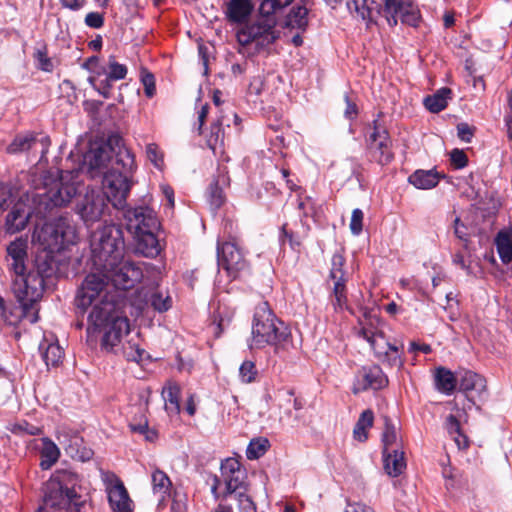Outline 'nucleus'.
<instances>
[{
    "instance_id": "1",
    "label": "nucleus",
    "mask_w": 512,
    "mask_h": 512,
    "mask_svg": "<svg viewBox=\"0 0 512 512\" xmlns=\"http://www.w3.org/2000/svg\"><path fill=\"white\" fill-rule=\"evenodd\" d=\"M90 247L93 268L108 275L110 286L127 290L143 277L137 264L124 259L122 231L114 224H106L94 231Z\"/></svg>"
},
{
    "instance_id": "2",
    "label": "nucleus",
    "mask_w": 512,
    "mask_h": 512,
    "mask_svg": "<svg viewBox=\"0 0 512 512\" xmlns=\"http://www.w3.org/2000/svg\"><path fill=\"white\" fill-rule=\"evenodd\" d=\"M129 330V321L117 310L113 297L104 298L91 307L87 332L89 335L102 333L101 348L106 352L117 353L122 337Z\"/></svg>"
},
{
    "instance_id": "3",
    "label": "nucleus",
    "mask_w": 512,
    "mask_h": 512,
    "mask_svg": "<svg viewBox=\"0 0 512 512\" xmlns=\"http://www.w3.org/2000/svg\"><path fill=\"white\" fill-rule=\"evenodd\" d=\"M384 6L377 0H348V7L363 19L375 21L377 16H383L389 26H396L400 19L402 23L417 27L421 19L418 7L413 0H383Z\"/></svg>"
},
{
    "instance_id": "4",
    "label": "nucleus",
    "mask_w": 512,
    "mask_h": 512,
    "mask_svg": "<svg viewBox=\"0 0 512 512\" xmlns=\"http://www.w3.org/2000/svg\"><path fill=\"white\" fill-rule=\"evenodd\" d=\"M136 170L134 155L122 149L113 160L112 167L103 174L104 195L116 208H123L133 185Z\"/></svg>"
},
{
    "instance_id": "5",
    "label": "nucleus",
    "mask_w": 512,
    "mask_h": 512,
    "mask_svg": "<svg viewBox=\"0 0 512 512\" xmlns=\"http://www.w3.org/2000/svg\"><path fill=\"white\" fill-rule=\"evenodd\" d=\"M12 292L18 303L12 314L16 320L11 321L16 324L19 321L26 320L30 324L38 321V303L44 292V281L39 275H35L34 271H28L15 274L12 283Z\"/></svg>"
},
{
    "instance_id": "6",
    "label": "nucleus",
    "mask_w": 512,
    "mask_h": 512,
    "mask_svg": "<svg viewBox=\"0 0 512 512\" xmlns=\"http://www.w3.org/2000/svg\"><path fill=\"white\" fill-rule=\"evenodd\" d=\"M77 476L68 471H57L45 484L44 505L37 511L44 512L46 506L65 509L68 512H80L85 500L75 489Z\"/></svg>"
},
{
    "instance_id": "7",
    "label": "nucleus",
    "mask_w": 512,
    "mask_h": 512,
    "mask_svg": "<svg viewBox=\"0 0 512 512\" xmlns=\"http://www.w3.org/2000/svg\"><path fill=\"white\" fill-rule=\"evenodd\" d=\"M41 184V187H36L34 200L45 211L68 205L77 193L73 173L69 171L45 172L41 176Z\"/></svg>"
},
{
    "instance_id": "8",
    "label": "nucleus",
    "mask_w": 512,
    "mask_h": 512,
    "mask_svg": "<svg viewBox=\"0 0 512 512\" xmlns=\"http://www.w3.org/2000/svg\"><path fill=\"white\" fill-rule=\"evenodd\" d=\"M360 334L370 344L377 358L389 366L400 368L403 360L400 356L399 347L390 343L384 334L383 322L373 311L364 312L360 320Z\"/></svg>"
},
{
    "instance_id": "9",
    "label": "nucleus",
    "mask_w": 512,
    "mask_h": 512,
    "mask_svg": "<svg viewBox=\"0 0 512 512\" xmlns=\"http://www.w3.org/2000/svg\"><path fill=\"white\" fill-rule=\"evenodd\" d=\"M290 336L288 327L276 318L267 302L259 304L252 325V347L279 346Z\"/></svg>"
},
{
    "instance_id": "10",
    "label": "nucleus",
    "mask_w": 512,
    "mask_h": 512,
    "mask_svg": "<svg viewBox=\"0 0 512 512\" xmlns=\"http://www.w3.org/2000/svg\"><path fill=\"white\" fill-rule=\"evenodd\" d=\"M77 233L72 221L67 217H59L36 228L32 241L39 243L42 249L60 251L66 245L74 244Z\"/></svg>"
},
{
    "instance_id": "11",
    "label": "nucleus",
    "mask_w": 512,
    "mask_h": 512,
    "mask_svg": "<svg viewBox=\"0 0 512 512\" xmlns=\"http://www.w3.org/2000/svg\"><path fill=\"white\" fill-rule=\"evenodd\" d=\"M110 284L108 275L102 270L90 272L82 281L77 290L75 297V306L79 312L85 313L96 302L102 301L104 298L112 297L109 293Z\"/></svg>"
},
{
    "instance_id": "12",
    "label": "nucleus",
    "mask_w": 512,
    "mask_h": 512,
    "mask_svg": "<svg viewBox=\"0 0 512 512\" xmlns=\"http://www.w3.org/2000/svg\"><path fill=\"white\" fill-rule=\"evenodd\" d=\"M247 474L240 462L235 458H227L221 464V477H214L211 487L216 498L230 493L247 491Z\"/></svg>"
},
{
    "instance_id": "13",
    "label": "nucleus",
    "mask_w": 512,
    "mask_h": 512,
    "mask_svg": "<svg viewBox=\"0 0 512 512\" xmlns=\"http://www.w3.org/2000/svg\"><path fill=\"white\" fill-rule=\"evenodd\" d=\"M345 259L341 254H334L331 261V269L329 277L333 281V300L332 304L336 312L343 311L348 308L347 306V293H346V273L343 269Z\"/></svg>"
},
{
    "instance_id": "14",
    "label": "nucleus",
    "mask_w": 512,
    "mask_h": 512,
    "mask_svg": "<svg viewBox=\"0 0 512 512\" xmlns=\"http://www.w3.org/2000/svg\"><path fill=\"white\" fill-rule=\"evenodd\" d=\"M276 20L272 16H262L256 23L243 27L237 33L240 44L248 45L251 42L263 39L262 43L270 44L276 39L274 28Z\"/></svg>"
},
{
    "instance_id": "15",
    "label": "nucleus",
    "mask_w": 512,
    "mask_h": 512,
    "mask_svg": "<svg viewBox=\"0 0 512 512\" xmlns=\"http://www.w3.org/2000/svg\"><path fill=\"white\" fill-rule=\"evenodd\" d=\"M109 199L100 191L87 190L84 196L78 201L76 210L86 224L99 221L107 208Z\"/></svg>"
},
{
    "instance_id": "16",
    "label": "nucleus",
    "mask_w": 512,
    "mask_h": 512,
    "mask_svg": "<svg viewBox=\"0 0 512 512\" xmlns=\"http://www.w3.org/2000/svg\"><path fill=\"white\" fill-rule=\"evenodd\" d=\"M127 230L132 233L157 231L160 224L156 213L147 206H138L125 211Z\"/></svg>"
},
{
    "instance_id": "17",
    "label": "nucleus",
    "mask_w": 512,
    "mask_h": 512,
    "mask_svg": "<svg viewBox=\"0 0 512 512\" xmlns=\"http://www.w3.org/2000/svg\"><path fill=\"white\" fill-rule=\"evenodd\" d=\"M218 265L228 276L236 278L247 267L242 251L234 242H224L217 248Z\"/></svg>"
},
{
    "instance_id": "18",
    "label": "nucleus",
    "mask_w": 512,
    "mask_h": 512,
    "mask_svg": "<svg viewBox=\"0 0 512 512\" xmlns=\"http://www.w3.org/2000/svg\"><path fill=\"white\" fill-rule=\"evenodd\" d=\"M368 150L371 157L380 165L390 163L394 156L388 131L376 121H374L373 132L369 136Z\"/></svg>"
},
{
    "instance_id": "19",
    "label": "nucleus",
    "mask_w": 512,
    "mask_h": 512,
    "mask_svg": "<svg viewBox=\"0 0 512 512\" xmlns=\"http://www.w3.org/2000/svg\"><path fill=\"white\" fill-rule=\"evenodd\" d=\"M109 504L115 512H132V501L123 482L114 473H104Z\"/></svg>"
},
{
    "instance_id": "20",
    "label": "nucleus",
    "mask_w": 512,
    "mask_h": 512,
    "mask_svg": "<svg viewBox=\"0 0 512 512\" xmlns=\"http://www.w3.org/2000/svg\"><path fill=\"white\" fill-rule=\"evenodd\" d=\"M50 144L51 141L48 136L38 138L34 133H25L17 135L7 146L6 151L9 154H18L30 150L39 151L40 161H43Z\"/></svg>"
},
{
    "instance_id": "21",
    "label": "nucleus",
    "mask_w": 512,
    "mask_h": 512,
    "mask_svg": "<svg viewBox=\"0 0 512 512\" xmlns=\"http://www.w3.org/2000/svg\"><path fill=\"white\" fill-rule=\"evenodd\" d=\"M115 158L109 154L107 148L101 145H93L84 155V164L88 167L91 177L104 174L105 169L112 167Z\"/></svg>"
},
{
    "instance_id": "22",
    "label": "nucleus",
    "mask_w": 512,
    "mask_h": 512,
    "mask_svg": "<svg viewBox=\"0 0 512 512\" xmlns=\"http://www.w3.org/2000/svg\"><path fill=\"white\" fill-rule=\"evenodd\" d=\"M219 505L216 512H256V505L247 491L228 493L218 497Z\"/></svg>"
},
{
    "instance_id": "23",
    "label": "nucleus",
    "mask_w": 512,
    "mask_h": 512,
    "mask_svg": "<svg viewBox=\"0 0 512 512\" xmlns=\"http://www.w3.org/2000/svg\"><path fill=\"white\" fill-rule=\"evenodd\" d=\"M219 505L216 512H256V505L247 491L228 493L218 497Z\"/></svg>"
},
{
    "instance_id": "24",
    "label": "nucleus",
    "mask_w": 512,
    "mask_h": 512,
    "mask_svg": "<svg viewBox=\"0 0 512 512\" xmlns=\"http://www.w3.org/2000/svg\"><path fill=\"white\" fill-rule=\"evenodd\" d=\"M31 211L23 200H18L8 213L5 221V230L9 234L22 231L28 224Z\"/></svg>"
},
{
    "instance_id": "25",
    "label": "nucleus",
    "mask_w": 512,
    "mask_h": 512,
    "mask_svg": "<svg viewBox=\"0 0 512 512\" xmlns=\"http://www.w3.org/2000/svg\"><path fill=\"white\" fill-rule=\"evenodd\" d=\"M27 239L19 237L7 246V254L11 258L10 267L14 274L25 272L27 259Z\"/></svg>"
},
{
    "instance_id": "26",
    "label": "nucleus",
    "mask_w": 512,
    "mask_h": 512,
    "mask_svg": "<svg viewBox=\"0 0 512 512\" xmlns=\"http://www.w3.org/2000/svg\"><path fill=\"white\" fill-rule=\"evenodd\" d=\"M136 241L137 251L145 257H155L161 251V246L155 231L132 233Z\"/></svg>"
},
{
    "instance_id": "27",
    "label": "nucleus",
    "mask_w": 512,
    "mask_h": 512,
    "mask_svg": "<svg viewBox=\"0 0 512 512\" xmlns=\"http://www.w3.org/2000/svg\"><path fill=\"white\" fill-rule=\"evenodd\" d=\"M388 383V379L379 366L363 368L361 389H381Z\"/></svg>"
},
{
    "instance_id": "28",
    "label": "nucleus",
    "mask_w": 512,
    "mask_h": 512,
    "mask_svg": "<svg viewBox=\"0 0 512 512\" xmlns=\"http://www.w3.org/2000/svg\"><path fill=\"white\" fill-rule=\"evenodd\" d=\"M384 469L389 476L397 477L406 469L404 452L401 449L383 452Z\"/></svg>"
},
{
    "instance_id": "29",
    "label": "nucleus",
    "mask_w": 512,
    "mask_h": 512,
    "mask_svg": "<svg viewBox=\"0 0 512 512\" xmlns=\"http://www.w3.org/2000/svg\"><path fill=\"white\" fill-rule=\"evenodd\" d=\"M54 251L43 249L39 252L34 260L33 269L35 275H39L43 280L50 277L54 273L55 261L53 256Z\"/></svg>"
},
{
    "instance_id": "30",
    "label": "nucleus",
    "mask_w": 512,
    "mask_h": 512,
    "mask_svg": "<svg viewBox=\"0 0 512 512\" xmlns=\"http://www.w3.org/2000/svg\"><path fill=\"white\" fill-rule=\"evenodd\" d=\"M434 381L436 389L446 395H450L454 392L458 382L454 373L442 366L435 369Z\"/></svg>"
},
{
    "instance_id": "31",
    "label": "nucleus",
    "mask_w": 512,
    "mask_h": 512,
    "mask_svg": "<svg viewBox=\"0 0 512 512\" xmlns=\"http://www.w3.org/2000/svg\"><path fill=\"white\" fill-rule=\"evenodd\" d=\"M251 0H231L228 4L227 15L230 21L244 22L253 10Z\"/></svg>"
},
{
    "instance_id": "32",
    "label": "nucleus",
    "mask_w": 512,
    "mask_h": 512,
    "mask_svg": "<svg viewBox=\"0 0 512 512\" xmlns=\"http://www.w3.org/2000/svg\"><path fill=\"white\" fill-rule=\"evenodd\" d=\"M495 244L502 262L510 263L512 261V227L499 231Z\"/></svg>"
},
{
    "instance_id": "33",
    "label": "nucleus",
    "mask_w": 512,
    "mask_h": 512,
    "mask_svg": "<svg viewBox=\"0 0 512 512\" xmlns=\"http://www.w3.org/2000/svg\"><path fill=\"white\" fill-rule=\"evenodd\" d=\"M459 388L466 393L475 391L480 395L486 389V381L477 373L464 371L459 380Z\"/></svg>"
},
{
    "instance_id": "34",
    "label": "nucleus",
    "mask_w": 512,
    "mask_h": 512,
    "mask_svg": "<svg viewBox=\"0 0 512 512\" xmlns=\"http://www.w3.org/2000/svg\"><path fill=\"white\" fill-rule=\"evenodd\" d=\"M180 394V386L175 382L168 381L162 391L167 412L171 414L180 413Z\"/></svg>"
},
{
    "instance_id": "35",
    "label": "nucleus",
    "mask_w": 512,
    "mask_h": 512,
    "mask_svg": "<svg viewBox=\"0 0 512 512\" xmlns=\"http://www.w3.org/2000/svg\"><path fill=\"white\" fill-rule=\"evenodd\" d=\"M409 182L419 189H431L439 182V177L432 170H417L409 176Z\"/></svg>"
},
{
    "instance_id": "36",
    "label": "nucleus",
    "mask_w": 512,
    "mask_h": 512,
    "mask_svg": "<svg viewBox=\"0 0 512 512\" xmlns=\"http://www.w3.org/2000/svg\"><path fill=\"white\" fill-rule=\"evenodd\" d=\"M225 186H229V177L225 173H220L209 186L210 201L216 208L224 203L225 197L222 190Z\"/></svg>"
},
{
    "instance_id": "37",
    "label": "nucleus",
    "mask_w": 512,
    "mask_h": 512,
    "mask_svg": "<svg viewBox=\"0 0 512 512\" xmlns=\"http://www.w3.org/2000/svg\"><path fill=\"white\" fill-rule=\"evenodd\" d=\"M385 428L382 433L383 452L400 449L401 441L395 426L388 417H384Z\"/></svg>"
},
{
    "instance_id": "38",
    "label": "nucleus",
    "mask_w": 512,
    "mask_h": 512,
    "mask_svg": "<svg viewBox=\"0 0 512 512\" xmlns=\"http://www.w3.org/2000/svg\"><path fill=\"white\" fill-rule=\"evenodd\" d=\"M446 429L453 437L458 449L465 450L469 447L468 437L462 433L459 420L454 415H449L446 419Z\"/></svg>"
},
{
    "instance_id": "39",
    "label": "nucleus",
    "mask_w": 512,
    "mask_h": 512,
    "mask_svg": "<svg viewBox=\"0 0 512 512\" xmlns=\"http://www.w3.org/2000/svg\"><path fill=\"white\" fill-rule=\"evenodd\" d=\"M374 414L371 410H365L361 413L353 429V436L356 440L364 442L368 438L367 430L372 427Z\"/></svg>"
},
{
    "instance_id": "40",
    "label": "nucleus",
    "mask_w": 512,
    "mask_h": 512,
    "mask_svg": "<svg viewBox=\"0 0 512 512\" xmlns=\"http://www.w3.org/2000/svg\"><path fill=\"white\" fill-rule=\"evenodd\" d=\"M450 94L451 90L449 88H442L435 94L426 97L424 105L430 112L438 113L446 108Z\"/></svg>"
},
{
    "instance_id": "41",
    "label": "nucleus",
    "mask_w": 512,
    "mask_h": 512,
    "mask_svg": "<svg viewBox=\"0 0 512 512\" xmlns=\"http://www.w3.org/2000/svg\"><path fill=\"white\" fill-rule=\"evenodd\" d=\"M152 486L154 494H158L160 501H163L165 495H170L172 483L165 472L155 469L152 473Z\"/></svg>"
},
{
    "instance_id": "42",
    "label": "nucleus",
    "mask_w": 512,
    "mask_h": 512,
    "mask_svg": "<svg viewBox=\"0 0 512 512\" xmlns=\"http://www.w3.org/2000/svg\"><path fill=\"white\" fill-rule=\"evenodd\" d=\"M60 456L58 447L49 439H44L43 448L41 451V467L42 469H49L55 464Z\"/></svg>"
},
{
    "instance_id": "43",
    "label": "nucleus",
    "mask_w": 512,
    "mask_h": 512,
    "mask_svg": "<svg viewBox=\"0 0 512 512\" xmlns=\"http://www.w3.org/2000/svg\"><path fill=\"white\" fill-rule=\"evenodd\" d=\"M40 349L43 351V359L47 366H57L63 359L64 351L58 343H44L40 345Z\"/></svg>"
},
{
    "instance_id": "44",
    "label": "nucleus",
    "mask_w": 512,
    "mask_h": 512,
    "mask_svg": "<svg viewBox=\"0 0 512 512\" xmlns=\"http://www.w3.org/2000/svg\"><path fill=\"white\" fill-rule=\"evenodd\" d=\"M308 9L304 6L294 7L287 16L286 26L305 29L308 24Z\"/></svg>"
},
{
    "instance_id": "45",
    "label": "nucleus",
    "mask_w": 512,
    "mask_h": 512,
    "mask_svg": "<svg viewBox=\"0 0 512 512\" xmlns=\"http://www.w3.org/2000/svg\"><path fill=\"white\" fill-rule=\"evenodd\" d=\"M108 71L105 68H102L103 73L106 74L105 81L108 83L109 81H117L122 80L127 75V67L123 64H120L116 61L115 56H110L108 59Z\"/></svg>"
},
{
    "instance_id": "46",
    "label": "nucleus",
    "mask_w": 512,
    "mask_h": 512,
    "mask_svg": "<svg viewBox=\"0 0 512 512\" xmlns=\"http://www.w3.org/2000/svg\"><path fill=\"white\" fill-rule=\"evenodd\" d=\"M82 442V439L78 436L72 437L70 439V444L65 447V451L72 458L80 460V461H88L91 459L93 452L90 449L83 448L82 450L78 449V446Z\"/></svg>"
},
{
    "instance_id": "47",
    "label": "nucleus",
    "mask_w": 512,
    "mask_h": 512,
    "mask_svg": "<svg viewBox=\"0 0 512 512\" xmlns=\"http://www.w3.org/2000/svg\"><path fill=\"white\" fill-rule=\"evenodd\" d=\"M269 448V441L266 438H256L250 441L246 456L249 460L258 459L263 456Z\"/></svg>"
},
{
    "instance_id": "48",
    "label": "nucleus",
    "mask_w": 512,
    "mask_h": 512,
    "mask_svg": "<svg viewBox=\"0 0 512 512\" xmlns=\"http://www.w3.org/2000/svg\"><path fill=\"white\" fill-rule=\"evenodd\" d=\"M294 0H263L260 4V13L262 16H272L278 10L289 6Z\"/></svg>"
},
{
    "instance_id": "49",
    "label": "nucleus",
    "mask_w": 512,
    "mask_h": 512,
    "mask_svg": "<svg viewBox=\"0 0 512 512\" xmlns=\"http://www.w3.org/2000/svg\"><path fill=\"white\" fill-rule=\"evenodd\" d=\"M149 302L151 306L158 312H165L172 306V299L169 295H164L160 291L151 294Z\"/></svg>"
},
{
    "instance_id": "50",
    "label": "nucleus",
    "mask_w": 512,
    "mask_h": 512,
    "mask_svg": "<svg viewBox=\"0 0 512 512\" xmlns=\"http://www.w3.org/2000/svg\"><path fill=\"white\" fill-rule=\"evenodd\" d=\"M124 357L128 361L139 362L142 360L145 350L141 349L138 344L128 341L121 347Z\"/></svg>"
},
{
    "instance_id": "51",
    "label": "nucleus",
    "mask_w": 512,
    "mask_h": 512,
    "mask_svg": "<svg viewBox=\"0 0 512 512\" xmlns=\"http://www.w3.org/2000/svg\"><path fill=\"white\" fill-rule=\"evenodd\" d=\"M242 382L251 383L256 379L257 369L252 361H244L239 368Z\"/></svg>"
},
{
    "instance_id": "52",
    "label": "nucleus",
    "mask_w": 512,
    "mask_h": 512,
    "mask_svg": "<svg viewBox=\"0 0 512 512\" xmlns=\"http://www.w3.org/2000/svg\"><path fill=\"white\" fill-rule=\"evenodd\" d=\"M146 155L156 168L161 169L163 167V153L155 143H150L146 146Z\"/></svg>"
},
{
    "instance_id": "53",
    "label": "nucleus",
    "mask_w": 512,
    "mask_h": 512,
    "mask_svg": "<svg viewBox=\"0 0 512 512\" xmlns=\"http://www.w3.org/2000/svg\"><path fill=\"white\" fill-rule=\"evenodd\" d=\"M100 145L107 148L109 154L114 158L117 157L122 149H127L123 143V139L119 135H111L105 144Z\"/></svg>"
},
{
    "instance_id": "54",
    "label": "nucleus",
    "mask_w": 512,
    "mask_h": 512,
    "mask_svg": "<svg viewBox=\"0 0 512 512\" xmlns=\"http://www.w3.org/2000/svg\"><path fill=\"white\" fill-rule=\"evenodd\" d=\"M363 212L362 210L356 208L352 211L351 220H350V230L352 234L359 235L363 229Z\"/></svg>"
},
{
    "instance_id": "55",
    "label": "nucleus",
    "mask_w": 512,
    "mask_h": 512,
    "mask_svg": "<svg viewBox=\"0 0 512 512\" xmlns=\"http://www.w3.org/2000/svg\"><path fill=\"white\" fill-rule=\"evenodd\" d=\"M450 161L455 169H462L468 164L467 155L460 149H453L450 152Z\"/></svg>"
},
{
    "instance_id": "56",
    "label": "nucleus",
    "mask_w": 512,
    "mask_h": 512,
    "mask_svg": "<svg viewBox=\"0 0 512 512\" xmlns=\"http://www.w3.org/2000/svg\"><path fill=\"white\" fill-rule=\"evenodd\" d=\"M10 431L14 434L25 433L28 435H38L41 432L40 428L27 422L13 424L10 428Z\"/></svg>"
},
{
    "instance_id": "57",
    "label": "nucleus",
    "mask_w": 512,
    "mask_h": 512,
    "mask_svg": "<svg viewBox=\"0 0 512 512\" xmlns=\"http://www.w3.org/2000/svg\"><path fill=\"white\" fill-rule=\"evenodd\" d=\"M286 227H287L286 224H284L282 226V233L284 236V239L282 240L283 244H285V241L288 240L289 246L291 247V249L299 252L300 248L302 246V238L295 235L293 232H288Z\"/></svg>"
},
{
    "instance_id": "58",
    "label": "nucleus",
    "mask_w": 512,
    "mask_h": 512,
    "mask_svg": "<svg viewBox=\"0 0 512 512\" xmlns=\"http://www.w3.org/2000/svg\"><path fill=\"white\" fill-rule=\"evenodd\" d=\"M35 58L38 61L39 68L43 71L50 72L53 69L51 59L47 56L46 49H38L35 52Z\"/></svg>"
},
{
    "instance_id": "59",
    "label": "nucleus",
    "mask_w": 512,
    "mask_h": 512,
    "mask_svg": "<svg viewBox=\"0 0 512 512\" xmlns=\"http://www.w3.org/2000/svg\"><path fill=\"white\" fill-rule=\"evenodd\" d=\"M454 234L456 237L464 242V246L467 247L469 241L468 228L460 221V218L456 217L454 220Z\"/></svg>"
},
{
    "instance_id": "60",
    "label": "nucleus",
    "mask_w": 512,
    "mask_h": 512,
    "mask_svg": "<svg viewBox=\"0 0 512 512\" xmlns=\"http://www.w3.org/2000/svg\"><path fill=\"white\" fill-rule=\"evenodd\" d=\"M142 83L144 85L145 95L149 98L153 97L156 91L154 76L151 73L143 74Z\"/></svg>"
},
{
    "instance_id": "61",
    "label": "nucleus",
    "mask_w": 512,
    "mask_h": 512,
    "mask_svg": "<svg viewBox=\"0 0 512 512\" xmlns=\"http://www.w3.org/2000/svg\"><path fill=\"white\" fill-rule=\"evenodd\" d=\"M85 23L91 28H100L104 24L103 15L99 12H90L85 17Z\"/></svg>"
},
{
    "instance_id": "62",
    "label": "nucleus",
    "mask_w": 512,
    "mask_h": 512,
    "mask_svg": "<svg viewBox=\"0 0 512 512\" xmlns=\"http://www.w3.org/2000/svg\"><path fill=\"white\" fill-rule=\"evenodd\" d=\"M458 137L465 142H470L474 135V129L467 123H460L457 125Z\"/></svg>"
},
{
    "instance_id": "63",
    "label": "nucleus",
    "mask_w": 512,
    "mask_h": 512,
    "mask_svg": "<svg viewBox=\"0 0 512 512\" xmlns=\"http://www.w3.org/2000/svg\"><path fill=\"white\" fill-rule=\"evenodd\" d=\"M11 191L5 185H0V210H5L11 203Z\"/></svg>"
},
{
    "instance_id": "64",
    "label": "nucleus",
    "mask_w": 512,
    "mask_h": 512,
    "mask_svg": "<svg viewBox=\"0 0 512 512\" xmlns=\"http://www.w3.org/2000/svg\"><path fill=\"white\" fill-rule=\"evenodd\" d=\"M344 512H374L373 508L363 503H349Z\"/></svg>"
}]
</instances>
